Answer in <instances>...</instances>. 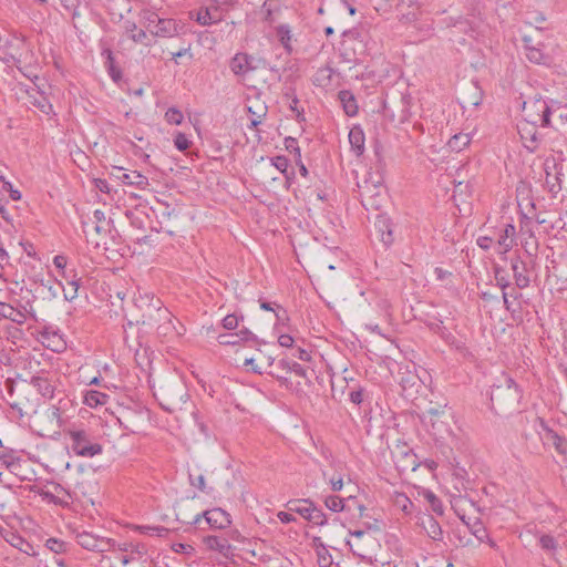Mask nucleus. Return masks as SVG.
Wrapping results in <instances>:
<instances>
[{"label": "nucleus", "mask_w": 567, "mask_h": 567, "mask_svg": "<svg viewBox=\"0 0 567 567\" xmlns=\"http://www.w3.org/2000/svg\"><path fill=\"white\" fill-rule=\"evenodd\" d=\"M30 103L38 107L42 113L49 115L53 111L52 104L43 94L37 93V95H30Z\"/></svg>", "instance_id": "obj_33"}, {"label": "nucleus", "mask_w": 567, "mask_h": 567, "mask_svg": "<svg viewBox=\"0 0 567 567\" xmlns=\"http://www.w3.org/2000/svg\"><path fill=\"white\" fill-rule=\"evenodd\" d=\"M501 231L505 234V237L516 239V228L513 224H506Z\"/></svg>", "instance_id": "obj_62"}, {"label": "nucleus", "mask_w": 567, "mask_h": 567, "mask_svg": "<svg viewBox=\"0 0 567 567\" xmlns=\"http://www.w3.org/2000/svg\"><path fill=\"white\" fill-rule=\"evenodd\" d=\"M538 123H532L528 120H525L518 125V134L523 142L524 147L533 153L538 148L540 143V138L537 132Z\"/></svg>", "instance_id": "obj_9"}, {"label": "nucleus", "mask_w": 567, "mask_h": 567, "mask_svg": "<svg viewBox=\"0 0 567 567\" xmlns=\"http://www.w3.org/2000/svg\"><path fill=\"white\" fill-rule=\"evenodd\" d=\"M224 12L223 8L216 3L210 6H203L196 11L190 12V18L195 20L202 27H210L223 21Z\"/></svg>", "instance_id": "obj_8"}, {"label": "nucleus", "mask_w": 567, "mask_h": 567, "mask_svg": "<svg viewBox=\"0 0 567 567\" xmlns=\"http://www.w3.org/2000/svg\"><path fill=\"white\" fill-rule=\"evenodd\" d=\"M277 517L284 524H289L296 520V517L288 512H278Z\"/></svg>", "instance_id": "obj_61"}, {"label": "nucleus", "mask_w": 567, "mask_h": 567, "mask_svg": "<svg viewBox=\"0 0 567 567\" xmlns=\"http://www.w3.org/2000/svg\"><path fill=\"white\" fill-rule=\"evenodd\" d=\"M245 367H249V370H251L255 373L261 374V369L255 363V360L252 358L245 360Z\"/></svg>", "instance_id": "obj_64"}, {"label": "nucleus", "mask_w": 567, "mask_h": 567, "mask_svg": "<svg viewBox=\"0 0 567 567\" xmlns=\"http://www.w3.org/2000/svg\"><path fill=\"white\" fill-rule=\"evenodd\" d=\"M471 142V136L467 133H458L449 140V147L452 151L461 152Z\"/></svg>", "instance_id": "obj_31"}, {"label": "nucleus", "mask_w": 567, "mask_h": 567, "mask_svg": "<svg viewBox=\"0 0 567 567\" xmlns=\"http://www.w3.org/2000/svg\"><path fill=\"white\" fill-rule=\"evenodd\" d=\"M374 227L377 228L380 235L381 241L385 246H390L394 240L390 219L384 216H378L374 223Z\"/></svg>", "instance_id": "obj_18"}, {"label": "nucleus", "mask_w": 567, "mask_h": 567, "mask_svg": "<svg viewBox=\"0 0 567 567\" xmlns=\"http://www.w3.org/2000/svg\"><path fill=\"white\" fill-rule=\"evenodd\" d=\"M93 221L95 223V231L97 234H104L109 230V221L106 220L104 212L96 209L93 213Z\"/></svg>", "instance_id": "obj_35"}, {"label": "nucleus", "mask_w": 567, "mask_h": 567, "mask_svg": "<svg viewBox=\"0 0 567 567\" xmlns=\"http://www.w3.org/2000/svg\"><path fill=\"white\" fill-rule=\"evenodd\" d=\"M279 364L300 378H307V370L299 363L289 360H280Z\"/></svg>", "instance_id": "obj_36"}, {"label": "nucleus", "mask_w": 567, "mask_h": 567, "mask_svg": "<svg viewBox=\"0 0 567 567\" xmlns=\"http://www.w3.org/2000/svg\"><path fill=\"white\" fill-rule=\"evenodd\" d=\"M276 32H277V35H278V39H279V42L281 43V45L285 48V50L288 53H291L292 52V45H291L292 34H291L290 27L288 24H280L276 28Z\"/></svg>", "instance_id": "obj_29"}, {"label": "nucleus", "mask_w": 567, "mask_h": 567, "mask_svg": "<svg viewBox=\"0 0 567 567\" xmlns=\"http://www.w3.org/2000/svg\"><path fill=\"white\" fill-rule=\"evenodd\" d=\"M76 543L84 549L95 553L110 551L114 546V540L101 537L93 533L83 530L76 534Z\"/></svg>", "instance_id": "obj_7"}, {"label": "nucleus", "mask_w": 567, "mask_h": 567, "mask_svg": "<svg viewBox=\"0 0 567 567\" xmlns=\"http://www.w3.org/2000/svg\"><path fill=\"white\" fill-rule=\"evenodd\" d=\"M24 461L22 458H19L17 462H14L11 466H8V471L17 476L21 482L28 481V476L22 474V465Z\"/></svg>", "instance_id": "obj_43"}, {"label": "nucleus", "mask_w": 567, "mask_h": 567, "mask_svg": "<svg viewBox=\"0 0 567 567\" xmlns=\"http://www.w3.org/2000/svg\"><path fill=\"white\" fill-rule=\"evenodd\" d=\"M293 355L302 361H310L311 359L310 352L302 348H297Z\"/></svg>", "instance_id": "obj_63"}, {"label": "nucleus", "mask_w": 567, "mask_h": 567, "mask_svg": "<svg viewBox=\"0 0 567 567\" xmlns=\"http://www.w3.org/2000/svg\"><path fill=\"white\" fill-rule=\"evenodd\" d=\"M30 383L43 398H53L55 385L54 382L47 375H34L31 378Z\"/></svg>", "instance_id": "obj_17"}, {"label": "nucleus", "mask_w": 567, "mask_h": 567, "mask_svg": "<svg viewBox=\"0 0 567 567\" xmlns=\"http://www.w3.org/2000/svg\"><path fill=\"white\" fill-rule=\"evenodd\" d=\"M539 545L544 550L549 553H555L558 547L557 540L550 535H542L539 537Z\"/></svg>", "instance_id": "obj_39"}, {"label": "nucleus", "mask_w": 567, "mask_h": 567, "mask_svg": "<svg viewBox=\"0 0 567 567\" xmlns=\"http://www.w3.org/2000/svg\"><path fill=\"white\" fill-rule=\"evenodd\" d=\"M396 504L405 514H410L413 507V503L405 495H399L396 497Z\"/></svg>", "instance_id": "obj_48"}, {"label": "nucleus", "mask_w": 567, "mask_h": 567, "mask_svg": "<svg viewBox=\"0 0 567 567\" xmlns=\"http://www.w3.org/2000/svg\"><path fill=\"white\" fill-rule=\"evenodd\" d=\"M0 316L18 324L24 323L27 319L22 311L2 301H0Z\"/></svg>", "instance_id": "obj_26"}, {"label": "nucleus", "mask_w": 567, "mask_h": 567, "mask_svg": "<svg viewBox=\"0 0 567 567\" xmlns=\"http://www.w3.org/2000/svg\"><path fill=\"white\" fill-rule=\"evenodd\" d=\"M493 243H494V238L491 236H480L476 239L477 246L480 248H482L483 250H488L492 247Z\"/></svg>", "instance_id": "obj_53"}, {"label": "nucleus", "mask_w": 567, "mask_h": 567, "mask_svg": "<svg viewBox=\"0 0 567 567\" xmlns=\"http://www.w3.org/2000/svg\"><path fill=\"white\" fill-rule=\"evenodd\" d=\"M53 264H54V266L60 270V276H61L63 279H68V278H69V274H68V271L65 270V267H66V257H65V256H62V255H56V256L53 258Z\"/></svg>", "instance_id": "obj_44"}, {"label": "nucleus", "mask_w": 567, "mask_h": 567, "mask_svg": "<svg viewBox=\"0 0 567 567\" xmlns=\"http://www.w3.org/2000/svg\"><path fill=\"white\" fill-rule=\"evenodd\" d=\"M427 499L430 501L433 511L442 514V505L439 498L433 493H429Z\"/></svg>", "instance_id": "obj_60"}, {"label": "nucleus", "mask_w": 567, "mask_h": 567, "mask_svg": "<svg viewBox=\"0 0 567 567\" xmlns=\"http://www.w3.org/2000/svg\"><path fill=\"white\" fill-rule=\"evenodd\" d=\"M308 522L321 526L327 523V519L324 513L320 508L313 506L311 508V516H309Z\"/></svg>", "instance_id": "obj_42"}, {"label": "nucleus", "mask_w": 567, "mask_h": 567, "mask_svg": "<svg viewBox=\"0 0 567 567\" xmlns=\"http://www.w3.org/2000/svg\"><path fill=\"white\" fill-rule=\"evenodd\" d=\"M40 340L45 348L56 353L63 352L66 348L62 333L53 327H44L40 331Z\"/></svg>", "instance_id": "obj_10"}, {"label": "nucleus", "mask_w": 567, "mask_h": 567, "mask_svg": "<svg viewBox=\"0 0 567 567\" xmlns=\"http://www.w3.org/2000/svg\"><path fill=\"white\" fill-rule=\"evenodd\" d=\"M107 401L109 395L96 390H89L84 394V403L90 408L104 405L107 403Z\"/></svg>", "instance_id": "obj_28"}, {"label": "nucleus", "mask_w": 567, "mask_h": 567, "mask_svg": "<svg viewBox=\"0 0 567 567\" xmlns=\"http://www.w3.org/2000/svg\"><path fill=\"white\" fill-rule=\"evenodd\" d=\"M516 244V239H509L505 237V234L501 231L496 240V252L499 255H506Z\"/></svg>", "instance_id": "obj_34"}, {"label": "nucleus", "mask_w": 567, "mask_h": 567, "mask_svg": "<svg viewBox=\"0 0 567 567\" xmlns=\"http://www.w3.org/2000/svg\"><path fill=\"white\" fill-rule=\"evenodd\" d=\"M419 525L426 533V535L435 540H442L443 530L439 522L431 514H423L419 517Z\"/></svg>", "instance_id": "obj_14"}, {"label": "nucleus", "mask_w": 567, "mask_h": 567, "mask_svg": "<svg viewBox=\"0 0 567 567\" xmlns=\"http://www.w3.org/2000/svg\"><path fill=\"white\" fill-rule=\"evenodd\" d=\"M272 164L281 173H286L289 166V162L285 156H276L272 158Z\"/></svg>", "instance_id": "obj_49"}, {"label": "nucleus", "mask_w": 567, "mask_h": 567, "mask_svg": "<svg viewBox=\"0 0 567 567\" xmlns=\"http://www.w3.org/2000/svg\"><path fill=\"white\" fill-rule=\"evenodd\" d=\"M145 28L154 37L174 38L182 30V25L174 19L159 18L156 13H151L146 18Z\"/></svg>", "instance_id": "obj_5"}, {"label": "nucleus", "mask_w": 567, "mask_h": 567, "mask_svg": "<svg viewBox=\"0 0 567 567\" xmlns=\"http://www.w3.org/2000/svg\"><path fill=\"white\" fill-rule=\"evenodd\" d=\"M172 550L177 554L193 555L195 549L189 544L175 543L172 545Z\"/></svg>", "instance_id": "obj_47"}, {"label": "nucleus", "mask_w": 567, "mask_h": 567, "mask_svg": "<svg viewBox=\"0 0 567 567\" xmlns=\"http://www.w3.org/2000/svg\"><path fill=\"white\" fill-rule=\"evenodd\" d=\"M524 50L527 60L535 64L550 65L554 63L555 48L532 34L523 37Z\"/></svg>", "instance_id": "obj_4"}, {"label": "nucleus", "mask_w": 567, "mask_h": 567, "mask_svg": "<svg viewBox=\"0 0 567 567\" xmlns=\"http://www.w3.org/2000/svg\"><path fill=\"white\" fill-rule=\"evenodd\" d=\"M184 120L183 113L176 107H169L165 112V121L168 124L179 125Z\"/></svg>", "instance_id": "obj_38"}, {"label": "nucleus", "mask_w": 567, "mask_h": 567, "mask_svg": "<svg viewBox=\"0 0 567 567\" xmlns=\"http://www.w3.org/2000/svg\"><path fill=\"white\" fill-rule=\"evenodd\" d=\"M3 537L6 542L9 543L12 547L19 549L24 554H29V551L32 549L31 544L16 532L8 530L6 532Z\"/></svg>", "instance_id": "obj_25"}, {"label": "nucleus", "mask_w": 567, "mask_h": 567, "mask_svg": "<svg viewBox=\"0 0 567 567\" xmlns=\"http://www.w3.org/2000/svg\"><path fill=\"white\" fill-rule=\"evenodd\" d=\"M189 481H190L192 486H194L203 492L205 491L206 484H205L204 475L199 474L197 476H194L193 474H189Z\"/></svg>", "instance_id": "obj_52"}, {"label": "nucleus", "mask_w": 567, "mask_h": 567, "mask_svg": "<svg viewBox=\"0 0 567 567\" xmlns=\"http://www.w3.org/2000/svg\"><path fill=\"white\" fill-rule=\"evenodd\" d=\"M127 37L135 43H141L146 47L152 45L151 38L145 30L137 28L134 22H127L125 25Z\"/></svg>", "instance_id": "obj_21"}, {"label": "nucleus", "mask_w": 567, "mask_h": 567, "mask_svg": "<svg viewBox=\"0 0 567 567\" xmlns=\"http://www.w3.org/2000/svg\"><path fill=\"white\" fill-rule=\"evenodd\" d=\"M203 543L207 549L215 550L223 555H227L230 549V544L224 537L206 536L203 538Z\"/></svg>", "instance_id": "obj_23"}, {"label": "nucleus", "mask_w": 567, "mask_h": 567, "mask_svg": "<svg viewBox=\"0 0 567 567\" xmlns=\"http://www.w3.org/2000/svg\"><path fill=\"white\" fill-rule=\"evenodd\" d=\"M140 532L145 535L156 536V537H166L169 530L164 526H140Z\"/></svg>", "instance_id": "obj_37"}, {"label": "nucleus", "mask_w": 567, "mask_h": 567, "mask_svg": "<svg viewBox=\"0 0 567 567\" xmlns=\"http://www.w3.org/2000/svg\"><path fill=\"white\" fill-rule=\"evenodd\" d=\"M285 147L288 152L293 154L296 162H300L301 153L298 145V141L293 137L285 138Z\"/></svg>", "instance_id": "obj_41"}, {"label": "nucleus", "mask_w": 567, "mask_h": 567, "mask_svg": "<svg viewBox=\"0 0 567 567\" xmlns=\"http://www.w3.org/2000/svg\"><path fill=\"white\" fill-rule=\"evenodd\" d=\"M102 55L106 58L105 65L107 70L113 71L115 68L113 52L110 49H105L103 50Z\"/></svg>", "instance_id": "obj_55"}, {"label": "nucleus", "mask_w": 567, "mask_h": 567, "mask_svg": "<svg viewBox=\"0 0 567 567\" xmlns=\"http://www.w3.org/2000/svg\"><path fill=\"white\" fill-rule=\"evenodd\" d=\"M45 547L55 554H62L66 551V543L58 538L47 539Z\"/></svg>", "instance_id": "obj_40"}, {"label": "nucleus", "mask_w": 567, "mask_h": 567, "mask_svg": "<svg viewBox=\"0 0 567 567\" xmlns=\"http://www.w3.org/2000/svg\"><path fill=\"white\" fill-rule=\"evenodd\" d=\"M523 398V391L511 377H505V384L497 385L491 393L492 408H517Z\"/></svg>", "instance_id": "obj_3"}, {"label": "nucleus", "mask_w": 567, "mask_h": 567, "mask_svg": "<svg viewBox=\"0 0 567 567\" xmlns=\"http://www.w3.org/2000/svg\"><path fill=\"white\" fill-rule=\"evenodd\" d=\"M94 186L96 189H99L102 193L110 194L111 193V186L109 185L107 181L102 178H95L94 179Z\"/></svg>", "instance_id": "obj_54"}, {"label": "nucleus", "mask_w": 567, "mask_h": 567, "mask_svg": "<svg viewBox=\"0 0 567 567\" xmlns=\"http://www.w3.org/2000/svg\"><path fill=\"white\" fill-rule=\"evenodd\" d=\"M205 518L206 523L214 528H224L228 526L230 523L228 515L220 508H214L210 511H205L203 513H198L195 515L193 524H198L202 519Z\"/></svg>", "instance_id": "obj_11"}, {"label": "nucleus", "mask_w": 567, "mask_h": 567, "mask_svg": "<svg viewBox=\"0 0 567 567\" xmlns=\"http://www.w3.org/2000/svg\"><path fill=\"white\" fill-rule=\"evenodd\" d=\"M339 100L347 115L354 116L358 113V104L354 95L348 91L342 90L339 92Z\"/></svg>", "instance_id": "obj_27"}, {"label": "nucleus", "mask_w": 567, "mask_h": 567, "mask_svg": "<svg viewBox=\"0 0 567 567\" xmlns=\"http://www.w3.org/2000/svg\"><path fill=\"white\" fill-rule=\"evenodd\" d=\"M66 280V287H63V295L64 298L69 301L75 299L78 297V291L80 287V279L76 278V275H69V278Z\"/></svg>", "instance_id": "obj_30"}, {"label": "nucleus", "mask_w": 567, "mask_h": 567, "mask_svg": "<svg viewBox=\"0 0 567 567\" xmlns=\"http://www.w3.org/2000/svg\"><path fill=\"white\" fill-rule=\"evenodd\" d=\"M212 3H216L220 8H223L225 11H228L229 9L234 8L237 3V0H210Z\"/></svg>", "instance_id": "obj_57"}, {"label": "nucleus", "mask_w": 567, "mask_h": 567, "mask_svg": "<svg viewBox=\"0 0 567 567\" xmlns=\"http://www.w3.org/2000/svg\"><path fill=\"white\" fill-rule=\"evenodd\" d=\"M230 70L235 75H246L249 72L254 71L256 66L254 65V58L248 55L247 53H236L230 60Z\"/></svg>", "instance_id": "obj_13"}, {"label": "nucleus", "mask_w": 567, "mask_h": 567, "mask_svg": "<svg viewBox=\"0 0 567 567\" xmlns=\"http://www.w3.org/2000/svg\"><path fill=\"white\" fill-rule=\"evenodd\" d=\"M364 142L365 136L363 130L358 125L353 126L349 132V143L355 156H361L364 153Z\"/></svg>", "instance_id": "obj_19"}, {"label": "nucleus", "mask_w": 567, "mask_h": 567, "mask_svg": "<svg viewBox=\"0 0 567 567\" xmlns=\"http://www.w3.org/2000/svg\"><path fill=\"white\" fill-rule=\"evenodd\" d=\"M287 506L290 512L297 513L308 520L309 516H311V508L315 505L309 499H295L288 502Z\"/></svg>", "instance_id": "obj_24"}, {"label": "nucleus", "mask_w": 567, "mask_h": 567, "mask_svg": "<svg viewBox=\"0 0 567 567\" xmlns=\"http://www.w3.org/2000/svg\"><path fill=\"white\" fill-rule=\"evenodd\" d=\"M19 458H21V456L19 455V452L11 447H3L0 451V464L6 470H8V466H11Z\"/></svg>", "instance_id": "obj_32"}, {"label": "nucleus", "mask_w": 567, "mask_h": 567, "mask_svg": "<svg viewBox=\"0 0 567 567\" xmlns=\"http://www.w3.org/2000/svg\"><path fill=\"white\" fill-rule=\"evenodd\" d=\"M174 145L178 151H186L190 142L184 133L178 132L174 137Z\"/></svg>", "instance_id": "obj_45"}, {"label": "nucleus", "mask_w": 567, "mask_h": 567, "mask_svg": "<svg viewBox=\"0 0 567 567\" xmlns=\"http://www.w3.org/2000/svg\"><path fill=\"white\" fill-rule=\"evenodd\" d=\"M328 483L333 492H339L343 487V478L341 474L328 478Z\"/></svg>", "instance_id": "obj_50"}, {"label": "nucleus", "mask_w": 567, "mask_h": 567, "mask_svg": "<svg viewBox=\"0 0 567 567\" xmlns=\"http://www.w3.org/2000/svg\"><path fill=\"white\" fill-rule=\"evenodd\" d=\"M523 112L525 120H528L532 123H538L540 126L550 125L549 116L551 114V110L547 102L542 97L524 101Z\"/></svg>", "instance_id": "obj_6"}, {"label": "nucleus", "mask_w": 567, "mask_h": 567, "mask_svg": "<svg viewBox=\"0 0 567 567\" xmlns=\"http://www.w3.org/2000/svg\"><path fill=\"white\" fill-rule=\"evenodd\" d=\"M117 178L123 184L136 186L140 189H144L148 186V178L136 171L122 173L121 175H117Z\"/></svg>", "instance_id": "obj_22"}, {"label": "nucleus", "mask_w": 567, "mask_h": 567, "mask_svg": "<svg viewBox=\"0 0 567 567\" xmlns=\"http://www.w3.org/2000/svg\"><path fill=\"white\" fill-rule=\"evenodd\" d=\"M155 398L162 409L169 413H174L183 409V405L188 400V393L181 381H173L161 386L155 393Z\"/></svg>", "instance_id": "obj_2"}, {"label": "nucleus", "mask_w": 567, "mask_h": 567, "mask_svg": "<svg viewBox=\"0 0 567 567\" xmlns=\"http://www.w3.org/2000/svg\"><path fill=\"white\" fill-rule=\"evenodd\" d=\"M499 272L501 271L498 269H496L495 278H496L497 285L501 287V289L504 292V291H506V288L509 287V281L506 277L501 276Z\"/></svg>", "instance_id": "obj_59"}, {"label": "nucleus", "mask_w": 567, "mask_h": 567, "mask_svg": "<svg viewBox=\"0 0 567 567\" xmlns=\"http://www.w3.org/2000/svg\"><path fill=\"white\" fill-rule=\"evenodd\" d=\"M278 343L285 348H292L293 338L290 334H280L278 338Z\"/></svg>", "instance_id": "obj_58"}, {"label": "nucleus", "mask_w": 567, "mask_h": 567, "mask_svg": "<svg viewBox=\"0 0 567 567\" xmlns=\"http://www.w3.org/2000/svg\"><path fill=\"white\" fill-rule=\"evenodd\" d=\"M102 55L106 58L105 65L107 70L113 71L115 68L113 52L110 49H105L103 50Z\"/></svg>", "instance_id": "obj_56"}, {"label": "nucleus", "mask_w": 567, "mask_h": 567, "mask_svg": "<svg viewBox=\"0 0 567 567\" xmlns=\"http://www.w3.org/2000/svg\"><path fill=\"white\" fill-rule=\"evenodd\" d=\"M70 440V447L76 456L91 458L102 454L103 446L90 430L74 427L66 432Z\"/></svg>", "instance_id": "obj_1"}, {"label": "nucleus", "mask_w": 567, "mask_h": 567, "mask_svg": "<svg viewBox=\"0 0 567 567\" xmlns=\"http://www.w3.org/2000/svg\"><path fill=\"white\" fill-rule=\"evenodd\" d=\"M511 268L513 270L515 285L519 289L527 288L530 284V279L529 276L527 275L525 262L519 257L512 258Z\"/></svg>", "instance_id": "obj_15"}, {"label": "nucleus", "mask_w": 567, "mask_h": 567, "mask_svg": "<svg viewBox=\"0 0 567 567\" xmlns=\"http://www.w3.org/2000/svg\"><path fill=\"white\" fill-rule=\"evenodd\" d=\"M553 444L558 453H560V454L566 453V449H565L566 441L564 437L559 436L557 433L553 434Z\"/></svg>", "instance_id": "obj_51"}, {"label": "nucleus", "mask_w": 567, "mask_h": 567, "mask_svg": "<svg viewBox=\"0 0 567 567\" xmlns=\"http://www.w3.org/2000/svg\"><path fill=\"white\" fill-rule=\"evenodd\" d=\"M156 309V320L157 321H163V323H161L158 326V332L166 336V334H169L172 331L175 330V326L173 324V316L172 313L169 312V310L167 308H163V307H155Z\"/></svg>", "instance_id": "obj_20"}, {"label": "nucleus", "mask_w": 567, "mask_h": 567, "mask_svg": "<svg viewBox=\"0 0 567 567\" xmlns=\"http://www.w3.org/2000/svg\"><path fill=\"white\" fill-rule=\"evenodd\" d=\"M223 327L227 330H235L238 328V324H239V318L237 315L235 313H231V315H227L223 321Z\"/></svg>", "instance_id": "obj_46"}, {"label": "nucleus", "mask_w": 567, "mask_h": 567, "mask_svg": "<svg viewBox=\"0 0 567 567\" xmlns=\"http://www.w3.org/2000/svg\"><path fill=\"white\" fill-rule=\"evenodd\" d=\"M256 336L247 328L240 329L235 333H224L218 336V342L224 346H235L241 341H255Z\"/></svg>", "instance_id": "obj_16"}, {"label": "nucleus", "mask_w": 567, "mask_h": 567, "mask_svg": "<svg viewBox=\"0 0 567 567\" xmlns=\"http://www.w3.org/2000/svg\"><path fill=\"white\" fill-rule=\"evenodd\" d=\"M326 506L332 512H342V511H351L353 505H357L359 511V516L363 515V511L365 507L361 504H358L355 497L341 498L339 496L330 495L326 497L324 501Z\"/></svg>", "instance_id": "obj_12"}]
</instances>
